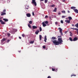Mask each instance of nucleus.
<instances>
[{"label":"nucleus","instance_id":"1","mask_svg":"<svg viewBox=\"0 0 78 78\" xmlns=\"http://www.w3.org/2000/svg\"><path fill=\"white\" fill-rule=\"evenodd\" d=\"M58 41H57V40H53L52 42L53 44H54V45H58L59 44H62V42H63L62 40V38H58Z\"/></svg>","mask_w":78,"mask_h":78},{"label":"nucleus","instance_id":"2","mask_svg":"<svg viewBox=\"0 0 78 78\" xmlns=\"http://www.w3.org/2000/svg\"><path fill=\"white\" fill-rule=\"evenodd\" d=\"M32 0V1L31 2L32 4H34V6H37V3L36 2V0Z\"/></svg>","mask_w":78,"mask_h":78},{"label":"nucleus","instance_id":"3","mask_svg":"<svg viewBox=\"0 0 78 78\" xmlns=\"http://www.w3.org/2000/svg\"><path fill=\"white\" fill-rule=\"evenodd\" d=\"M5 41H6V38H3L1 40V44L2 45H3V44H5Z\"/></svg>","mask_w":78,"mask_h":78},{"label":"nucleus","instance_id":"4","mask_svg":"<svg viewBox=\"0 0 78 78\" xmlns=\"http://www.w3.org/2000/svg\"><path fill=\"white\" fill-rule=\"evenodd\" d=\"M58 30H59L60 33H61V35H62H62H63V34H62V29H61V28H58Z\"/></svg>","mask_w":78,"mask_h":78},{"label":"nucleus","instance_id":"5","mask_svg":"<svg viewBox=\"0 0 78 78\" xmlns=\"http://www.w3.org/2000/svg\"><path fill=\"white\" fill-rule=\"evenodd\" d=\"M26 16L28 17H31V14L30 13H27L26 14Z\"/></svg>","mask_w":78,"mask_h":78},{"label":"nucleus","instance_id":"6","mask_svg":"<svg viewBox=\"0 0 78 78\" xmlns=\"http://www.w3.org/2000/svg\"><path fill=\"white\" fill-rule=\"evenodd\" d=\"M65 22H66V23H70V22L69 20H65Z\"/></svg>","mask_w":78,"mask_h":78},{"label":"nucleus","instance_id":"7","mask_svg":"<svg viewBox=\"0 0 78 78\" xmlns=\"http://www.w3.org/2000/svg\"><path fill=\"white\" fill-rule=\"evenodd\" d=\"M42 25H43V27H46V26H47V25L45 24V23L44 22L42 23Z\"/></svg>","mask_w":78,"mask_h":78},{"label":"nucleus","instance_id":"8","mask_svg":"<svg viewBox=\"0 0 78 78\" xmlns=\"http://www.w3.org/2000/svg\"><path fill=\"white\" fill-rule=\"evenodd\" d=\"M77 40H78V39L77 38V37H75L74 38L73 41H77Z\"/></svg>","mask_w":78,"mask_h":78},{"label":"nucleus","instance_id":"9","mask_svg":"<svg viewBox=\"0 0 78 78\" xmlns=\"http://www.w3.org/2000/svg\"><path fill=\"white\" fill-rule=\"evenodd\" d=\"M46 41H47V36H44V41L45 42H46Z\"/></svg>","mask_w":78,"mask_h":78},{"label":"nucleus","instance_id":"10","mask_svg":"<svg viewBox=\"0 0 78 78\" xmlns=\"http://www.w3.org/2000/svg\"><path fill=\"white\" fill-rule=\"evenodd\" d=\"M3 20H4L5 22H8V20L4 18Z\"/></svg>","mask_w":78,"mask_h":78},{"label":"nucleus","instance_id":"11","mask_svg":"<svg viewBox=\"0 0 78 78\" xmlns=\"http://www.w3.org/2000/svg\"><path fill=\"white\" fill-rule=\"evenodd\" d=\"M32 28H33V29H36V28H37V26H32Z\"/></svg>","mask_w":78,"mask_h":78},{"label":"nucleus","instance_id":"12","mask_svg":"<svg viewBox=\"0 0 78 78\" xmlns=\"http://www.w3.org/2000/svg\"><path fill=\"white\" fill-rule=\"evenodd\" d=\"M39 33V30H38L36 31L35 34H38V33Z\"/></svg>","mask_w":78,"mask_h":78},{"label":"nucleus","instance_id":"13","mask_svg":"<svg viewBox=\"0 0 78 78\" xmlns=\"http://www.w3.org/2000/svg\"><path fill=\"white\" fill-rule=\"evenodd\" d=\"M71 8L72 9H73L74 11L75 10V8H76V7H71Z\"/></svg>","mask_w":78,"mask_h":78},{"label":"nucleus","instance_id":"14","mask_svg":"<svg viewBox=\"0 0 78 78\" xmlns=\"http://www.w3.org/2000/svg\"><path fill=\"white\" fill-rule=\"evenodd\" d=\"M74 11L75 12H76L78 14V10L77 9H75L74 10Z\"/></svg>","mask_w":78,"mask_h":78},{"label":"nucleus","instance_id":"15","mask_svg":"<svg viewBox=\"0 0 78 78\" xmlns=\"http://www.w3.org/2000/svg\"><path fill=\"white\" fill-rule=\"evenodd\" d=\"M52 40H55L56 39V38L55 37H52Z\"/></svg>","mask_w":78,"mask_h":78},{"label":"nucleus","instance_id":"16","mask_svg":"<svg viewBox=\"0 0 78 78\" xmlns=\"http://www.w3.org/2000/svg\"><path fill=\"white\" fill-rule=\"evenodd\" d=\"M13 31L14 32H17V30L15 29H13Z\"/></svg>","mask_w":78,"mask_h":78},{"label":"nucleus","instance_id":"17","mask_svg":"<svg viewBox=\"0 0 78 78\" xmlns=\"http://www.w3.org/2000/svg\"><path fill=\"white\" fill-rule=\"evenodd\" d=\"M56 11H57V8H55L54 10L53 11V12H56Z\"/></svg>","mask_w":78,"mask_h":78},{"label":"nucleus","instance_id":"18","mask_svg":"<svg viewBox=\"0 0 78 78\" xmlns=\"http://www.w3.org/2000/svg\"><path fill=\"white\" fill-rule=\"evenodd\" d=\"M39 38H40V40L41 41V39H42V35H39Z\"/></svg>","mask_w":78,"mask_h":78},{"label":"nucleus","instance_id":"19","mask_svg":"<svg viewBox=\"0 0 78 78\" xmlns=\"http://www.w3.org/2000/svg\"><path fill=\"white\" fill-rule=\"evenodd\" d=\"M4 15H6V13H5H5L2 12L1 14V16H3Z\"/></svg>","mask_w":78,"mask_h":78},{"label":"nucleus","instance_id":"20","mask_svg":"<svg viewBox=\"0 0 78 78\" xmlns=\"http://www.w3.org/2000/svg\"><path fill=\"white\" fill-rule=\"evenodd\" d=\"M68 19L69 20H72V17H71V16H69L68 17Z\"/></svg>","mask_w":78,"mask_h":78},{"label":"nucleus","instance_id":"21","mask_svg":"<svg viewBox=\"0 0 78 78\" xmlns=\"http://www.w3.org/2000/svg\"><path fill=\"white\" fill-rule=\"evenodd\" d=\"M62 12L63 13V14H66V11H65V10L62 11Z\"/></svg>","mask_w":78,"mask_h":78},{"label":"nucleus","instance_id":"22","mask_svg":"<svg viewBox=\"0 0 78 78\" xmlns=\"http://www.w3.org/2000/svg\"><path fill=\"white\" fill-rule=\"evenodd\" d=\"M1 23V24H2V25H4V24H5L6 23H5L3 21H2V22Z\"/></svg>","mask_w":78,"mask_h":78},{"label":"nucleus","instance_id":"23","mask_svg":"<svg viewBox=\"0 0 78 78\" xmlns=\"http://www.w3.org/2000/svg\"><path fill=\"white\" fill-rule=\"evenodd\" d=\"M7 35L8 37H10V36H11V34H10V33H8Z\"/></svg>","mask_w":78,"mask_h":78},{"label":"nucleus","instance_id":"24","mask_svg":"<svg viewBox=\"0 0 78 78\" xmlns=\"http://www.w3.org/2000/svg\"><path fill=\"white\" fill-rule=\"evenodd\" d=\"M34 41H31L30 42V44H33V43H34Z\"/></svg>","mask_w":78,"mask_h":78},{"label":"nucleus","instance_id":"25","mask_svg":"<svg viewBox=\"0 0 78 78\" xmlns=\"http://www.w3.org/2000/svg\"><path fill=\"white\" fill-rule=\"evenodd\" d=\"M73 76H76V75L75 74H72L71 75V77Z\"/></svg>","mask_w":78,"mask_h":78},{"label":"nucleus","instance_id":"26","mask_svg":"<svg viewBox=\"0 0 78 78\" xmlns=\"http://www.w3.org/2000/svg\"><path fill=\"white\" fill-rule=\"evenodd\" d=\"M66 17H67V16H62V18H65Z\"/></svg>","mask_w":78,"mask_h":78},{"label":"nucleus","instance_id":"27","mask_svg":"<svg viewBox=\"0 0 78 78\" xmlns=\"http://www.w3.org/2000/svg\"><path fill=\"white\" fill-rule=\"evenodd\" d=\"M45 23L46 24H48V22L47 21H45Z\"/></svg>","mask_w":78,"mask_h":78},{"label":"nucleus","instance_id":"28","mask_svg":"<svg viewBox=\"0 0 78 78\" xmlns=\"http://www.w3.org/2000/svg\"><path fill=\"white\" fill-rule=\"evenodd\" d=\"M28 27H29L30 28H31V25H30V24H29L28 25Z\"/></svg>","mask_w":78,"mask_h":78},{"label":"nucleus","instance_id":"29","mask_svg":"<svg viewBox=\"0 0 78 78\" xmlns=\"http://www.w3.org/2000/svg\"><path fill=\"white\" fill-rule=\"evenodd\" d=\"M29 23L30 24H32V23H33V22H32V21H29Z\"/></svg>","mask_w":78,"mask_h":78},{"label":"nucleus","instance_id":"30","mask_svg":"<svg viewBox=\"0 0 78 78\" xmlns=\"http://www.w3.org/2000/svg\"><path fill=\"white\" fill-rule=\"evenodd\" d=\"M69 33H70V36H72V32H70Z\"/></svg>","mask_w":78,"mask_h":78},{"label":"nucleus","instance_id":"31","mask_svg":"<svg viewBox=\"0 0 78 78\" xmlns=\"http://www.w3.org/2000/svg\"><path fill=\"white\" fill-rule=\"evenodd\" d=\"M47 2H48V0H44V2L45 3H47Z\"/></svg>","mask_w":78,"mask_h":78},{"label":"nucleus","instance_id":"32","mask_svg":"<svg viewBox=\"0 0 78 78\" xmlns=\"http://www.w3.org/2000/svg\"><path fill=\"white\" fill-rule=\"evenodd\" d=\"M40 31H42V28L41 27H40Z\"/></svg>","mask_w":78,"mask_h":78},{"label":"nucleus","instance_id":"33","mask_svg":"<svg viewBox=\"0 0 78 78\" xmlns=\"http://www.w3.org/2000/svg\"><path fill=\"white\" fill-rule=\"evenodd\" d=\"M69 40H70L71 41H73V40H72V38L71 37H69Z\"/></svg>","mask_w":78,"mask_h":78},{"label":"nucleus","instance_id":"34","mask_svg":"<svg viewBox=\"0 0 78 78\" xmlns=\"http://www.w3.org/2000/svg\"><path fill=\"white\" fill-rule=\"evenodd\" d=\"M25 34H23L22 35V36H23V37H25Z\"/></svg>","mask_w":78,"mask_h":78},{"label":"nucleus","instance_id":"35","mask_svg":"<svg viewBox=\"0 0 78 78\" xmlns=\"http://www.w3.org/2000/svg\"><path fill=\"white\" fill-rule=\"evenodd\" d=\"M6 12V10L5 9H4L3 10V12Z\"/></svg>","mask_w":78,"mask_h":78},{"label":"nucleus","instance_id":"36","mask_svg":"<svg viewBox=\"0 0 78 78\" xmlns=\"http://www.w3.org/2000/svg\"><path fill=\"white\" fill-rule=\"evenodd\" d=\"M58 71V69H55L54 72H57Z\"/></svg>","mask_w":78,"mask_h":78},{"label":"nucleus","instance_id":"37","mask_svg":"<svg viewBox=\"0 0 78 78\" xmlns=\"http://www.w3.org/2000/svg\"><path fill=\"white\" fill-rule=\"evenodd\" d=\"M7 3H9L10 2V0H7Z\"/></svg>","mask_w":78,"mask_h":78},{"label":"nucleus","instance_id":"38","mask_svg":"<svg viewBox=\"0 0 78 78\" xmlns=\"http://www.w3.org/2000/svg\"><path fill=\"white\" fill-rule=\"evenodd\" d=\"M55 6V5H51V7H54Z\"/></svg>","mask_w":78,"mask_h":78},{"label":"nucleus","instance_id":"39","mask_svg":"<svg viewBox=\"0 0 78 78\" xmlns=\"http://www.w3.org/2000/svg\"><path fill=\"white\" fill-rule=\"evenodd\" d=\"M43 48H45V45H44L43 46Z\"/></svg>","mask_w":78,"mask_h":78},{"label":"nucleus","instance_id":"40","mask_svg":"<svg viewBox=\"0 0 78 78\" xmlns=\"http://www.w3.org/2000/svg\"><path fill=\"white\" fill-rule=\"evenodd\" d=\"M58 23V22H56L55 23V24H56V25H57Z\"/></svg>","mask_w":78,"mask_h":78},{"label":"nucleus","instance_id":"41","mask_svg":"<svg viewBox=\"0 0 78 78\" xmlns=\"http://www.w3.org/2000/svg\"><path fill=\"white\" fill-rule=\"evenodd\" d=\"M58 14H59V15H61V14L60 12H58Z\"/></svg>","mask_w":78,"mask_h":78},{"label":"nucleus","instance_id":"42","mask_svg":"<svg viewBox=\"0 0 78 78\" xmlns=\"http://www.w3.org/2000/svg\"><path fill=\"white\" fill-rule=\"evenodd\" d=\"M11 41V40H7V42H9V41Z\"/></svg>","mask_w":78,"mask_h":78},{"label":"nucleus","instance_id":"43","mask_svg":"<svg viewBox=\"0 0 78 78\" xmlns=\"http://www.w3.org/2000/svg\"><path fill=\"white\" fill-rule=\"evenodd\" d=\"M61 23H63V21L62 20H61Z\"/></svg>","mask_w":78,"mask_h":78},{"label":"nucleus","instance_id":"44","mask_svg":"<svg viewBox=\"0 0 78 78\" xmlns=\"http://www.w3.org/2000/svg\"><path fill=\"white\" fill-rule=\"evenodd\" d=\"M62 2H66V0H62Z\"/></svg>","mask_w":78,"mask_h":78},{"label":"nucleus","instance_id":"45","mask_svg":"<svg viewBox=\"0 0 78 78\" xmlns=\"http://www.w3.org/2000/svg\"><path fill=\"white\" fill-rule=\"evenodd\" d=\"M55 69L52 68V71H55Z\"/></svg>","mask_w":78,"mask_h":78},{"label":"nucleus","instance_id":"46","mask_svg":"<svg viewBox=\"0 0 78 78\" xmlns=\"http://www.w3.org/2000/svg\"><path fill=\"white\" fill-rule=\"evenodd\" d=\"M45 17L46 18H48V16H47V15H46L45 16Z\"/></svg>","mask_w":78,"mask_h":78},{"label":"nucleus","instance_id":"47","mask_svg":"<svg viewBox=\"0 0 78 78\" xmlns=\"http://www.w3.org/2000/svg\"><path fill=\"white\" fill-rule=\"evenodd\" d=\"M58 37H61V36H58Z\"/></svg>","mask_w":78,"mask_h":78},{"label":"nucleus","instance_id":"48","mask_svg":"<svg viewBox=\"0 0 78 78\" xmlns=\"http://www.w3.org/2000/svg\"><path fill=\"white\" fill-rule=\"evenodd\" d=\"M48 78H51V76H48Z\"/></svg>","mask_w":78,"mask_h":78},{"label":"nucleus","instance_id":"49","mask_svg":"<svg viewBox=\"0 0 78 78\" xmlns=\"http://www.w3.org/2000/svg\"><path fill=\"white\" fill-rule=\"evenodd\" d=\"M2 22L3 21H2V20H0V22H1H1Z\"/></svg>","mask_w":78,"mask_h":78},{"label":"nucleus","instance_id":"50","mask_svg":"<svg viewBox=\"0 0 78 78\" xmlns=\"http://www.w3.org/2000/svg\"><path fill=\"white\" fill-rule=\"evenodd\" d=\"M67 12L68 13H70V11L69 10H68Z\"/></svg>","mask_w":78,"mask_h":78},{"label":"nucleus","instance_id":"51","mask_svg":"<svg viewBox=\"0 0 78 78\" xmlns=\"http://www.w3.org/2000/svg\"><path fill=\"white\" fill-rule=\"evenodd\" d=\"M32 14H33V16H34V12H32Z\"/></svg>","mask_w":78,"mask_h":78},{"label":"nucleus","instance_id":"52","mask_svg":"<svg viewBox=\"0 0 78 78\" xmlns=\"http://www.w3.org/2000/svg\"><path fill=\"white\" fill-rule=\"evenodd\" d=\"M19 39H22V38H21V37H19Z\"/></svg>","mask_w":78,"mask_h":78},{"label":"nucleus","instance_id":"53","mask_svg":"<svg viewBox=\"0 0 78 78\" xmlns=\"http://www.w3.org/2000/svg\"><path fill=\"white\" fill-rule=\"evenodd\" d=\"M72 26H73V27H75V26L74 25V24H72Z\"/></svg>","mask_w":78,"mask_h":78},{"label":"nucleus","instance_id":"54","mask_svg":"<svg viewBox=\"0 0 78 78\" xmlns=\"http://www.w3.org/2000/svg\"><path fill=\"white\" fill-rule=\"evenodd\" d=\"M44 0H40V1L43 2V1H44Z\"/></svg>","mask_w":78,"mask_h":78},{"label":"nucleus","instance_id":"55","mask_svg":"<svg viewBox=\"0 0 78 78\" xmlns=\"http://www.w3.org/2000/svg\"><path fill=\"white\" fill-rule=\"evenodd\" d=\"M26 9H28V8H26Z\"/></svg>","mask_w":78,"mask_h":78},{"label":"nucleus","instance_id":"56","mask_svg":"<svg viewBox=\"0 0 78 78\" xmlns=\"http://www.w3.org/2000/svg\"><path fill=\"white\" fill-rule=\"evenodd\" d=\"M27 7H29V6H28Z\"/></svg>","mask_w":78,"mask_h":78},{"label":"nucleus","instance_id":"57","mask_svg":"<svg viewBox=\"0 0 78 78\" xmlns=\"http://www.w3.org/2000/svg\"><path fill=\"white\" fill-rule=\"evenodd\" d=\"M58 26H60V25H58Z\"/></svg>","mask_w":78,"mask_h":78}]
</instances>
